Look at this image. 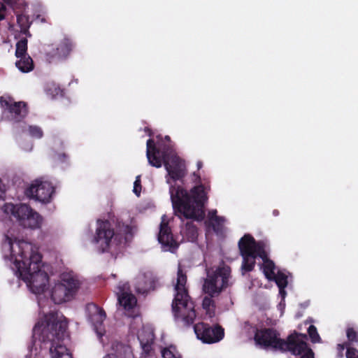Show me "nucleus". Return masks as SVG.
<instances>
[{"mask_svg":"<svg viewBox=\"0 0 358 358\" xmlns=\"http://www.w3.org/2000/svg\"><path fill=\"white\" fill-rule=\"evenodd\" d=\"M345 356L346 358H358V350L355 348H348Z\"/></svg>","mask_w":358,"mask_h":358,"instance_id":"obj_34","label":"nucleus"},{"mask_svg":"<svg viewBox=\"0 0 358 358\" xmlns=\"http://www.w3.org/2000/svg\"><path fill=\"white\" fill-rule=\"evenodd\" d=\"M6 196L5 186L2 183V180L0 179V200L4 201Z\"/></svg>","mask_w":358,"mask_h":358,"instance_id":"obj_36","label":"nucleus"},{"mask_svg":"<svg viewBox=\"0 0 358 358\" xmlns=\"http://www.w3.org/2000/svg\"><path fill=\"white\" fill-rule=\"evenodd\" d=\"M196 165H197L198 169H200L202 167V166H203V163L199 161V162H197Z\"/></svg>","mask_w":358,"mask_h":358,"instance_id":"obj_43","label":"nucleus"},{"mask_svg":"<svg viewBox=\"0 0 358 358\" xmlns=\"http://www.w3.org/2000/svg\"><path fill=\"white\" fill-rule=\"evenodd\" d=\"M158 241L162 245L169 247L170 248H177L179 245L177 241L173 238L168 222L164 220L160 224Z\"/></svg>","mask_w":358,"mask_h":358,"instance_id":"obj_16","label":"nucleus"},{"mask_svg":"<svg viewBox=\"0 0 358 358\" xmlns=\"http://www.w3.org/2000/svg\"><path fill=\"white\" fill-rule=\"evenodd\" d=\"M194 177V182H200L201 181V177L198 173H196L195 172L193 173Z\"/></svg>","mask_w":358,"mask_h":358,"instance_id":"obj_41","label":"nucleus"},{"mask_svg":"<svg viewBox=\"0 0 358 358\" xmlns=\"http://www.w3.org/2000/svg\"><path fill=\"white\" fill-rule=\"evenodd\" d=\"M162 356L163 358H182L176 348L173 345L164 348L162 350Z\"/></svg>","mask_w":358,"mask_h":358,"instance_id":"obj_26","label":"nucleus"},{"mask_svg":"<svg viewBox=\"0 0 358 358\" xmlns=\"http://www.w3.org/2000/svg\"><path fill=\"white\" fill-rule=\"evenodd\" d=\"M308 334L312 343H316L321 342V338L315 326L313 324L310 325L308 328Z\"/></svg>","mask_w":358,"mask_h":358,"instance_id":"obj_28","label":"nucleus"},{"mask_svg":"<svg viewBox=\"0 0 358 358\" xmlns=\"http://www.w3.org/2000/svg\"><path fill=\"white\" fill-rule=\"evenodd\" d=\"M171 199L175 213L180 218L201 220L204 217V204L208 196L203 185H199L191 189V195L181 186L171 185L169 188Z\"/></svg>","mask_w":358,"mask_h":358,"instance_id":"obj_4","label":"nucleus"},{"mask_svg":"<svg viewBox=\"0 0 358 358\" xmlns=\"http://www.w3.org/2000/svg\"><path fill=\"white\" fill-rule=\"evenodd\" d=\"M224 222V217H216L215 219L213 220V221H206L205 224L207 227L212 228L215 234H222L223 231Z\"/></svg>","mask_w":358,"mask_h":358,"instance_id":"obj_22","label":"nucleus"},{"mask_svg":"<svg viewBox=\"0 0 358 358\" xmlns=\"http://www.w3.org/2000/svg\"><path fill=\"white\" fill-rule=\"evenodd\" d=\"M240 255L242 257L241 270L243 273L254 270L256 259L260 257L263 264L261 265L265 277L272 280L275 275V265L268 258L267 244L264 241H256L250 234H245L238 243Z\"/></svg>","mask_w":358,"mask_h":358,"instance_id":"obj_5","label":"nucleus"},{"mask_svg":"<svg viewBox=\"0 0 358 358\" xmlns=\"http://www.w3.org/2000/svg\"><path fill=\"white\" fill-rule=\"evenodd\" d=\"M207 276L203 284V291L210 296L219 295L228 286L231 274V268L224 264L220 265L215 269H206Z\"/></svg>","mask_w":358,"mask_h":358,"instance_id":"obj_9","label":"nucleus"},{"mask_svg":"<svg viewBox=\"0 0 358 358\" xmlns=\"http://www.w3.org/2000/svg\"><path fill=\"white\" fill-rule=\"evenodd\" d=\"M280 294L282 297H284V296H285V295L286 294V292H285V289H283V291H282V292H280Z\"/></svg>","mask_w":358,"mask_h":358,"instance_id":"obj_45","label":"nucleus"},{"mask_svg":"<svg viewBox=\"0 0 358 358\" xmlns=\"http://www.w3.org/2000/svg\"><path fill=\"white\" fill-rule=\"evenodd\" d=\"M120 349V352L122 358H132V353L129 346L120 344L117 346Z\"/></svg>","mask_w":358,"mask_h":358,"instance_id":"obj_32","label":"nucleus"},{"mask_svg":"<svg viewBox=\"0 0 358 358\" xmlns=\"http://www.w3.org/2000/svg\"><path fill=\"white\" fill-rule=\"evenodd\" d=\"M194 333L198 339L206 344L220 342L224 337V329L218 324L210 325L205 322H199L194 326Z\"/></svg>","mask_w":358,"mask_h":358,"instance_id":"obj_12","label":"nucleus"},{"mask_svg":"<svg viewBox=\"0 0 358 358\" xmlns=\"http://www.w3.org/2000/svg\"><path fill=\"white\" fill-rule=\"evenodd\" d=\"M60 279V282L55 284L51 290V299L57 304L71 300L80 285L77 278L70 273H62Z\"/></svg>","mask_w":358,"mask_h":358,"instance_id":"obj_11","label":"nucleus"},{"mask_svg":"<svg viewBox=\"0 0 358 358\" xmlns=\"http://www.w3.org/2000/svg\"><path fill=\"white\" fill-rule=\"evenodd\" d=\"M213 296H205L203 299L202 306L203 308L206 310V315L209 316V317H213L215 315V301L212 299Z\"/></svg>","mask_w":358,"mask_h":358,"instance_id":"obj_23","label":"nucleus"},{"mask_svg":"<svg viewBox=\"0 0 358 358\" xmlns=\"http://www.w3.org/2000/svg\"><path fill=\"white\" fill-rule=\"evenodd\" d=\"M164 140L168 143L167 145H162L159 144V151H160V156H162V152L164 151H167L169 149V146H171V150L169 149V150L167 152V155H171L173 154V145L171 143V138L169 136H166L164 137Z\"/></svg>","mask_w":358,"mask_h":358,"instance_id":"obj_30","label":"nucleus"},{"mask_svg":"<svg viewBox=\"0 0 358 358\" xmlns=\"http://www.w3.org/2000/svg\"><path fill=\"white\" fill-rule=\"evenodd\" d=\"M272 280H274L279 288V292H282L288 284L287 277L282 272H278L272 277Z\"/></svg>","mask_w":358,"mask_h":358,"instance_id":"obj_25","label":"nucleus"},{"mask_svg":"<svg viewBox=\"0 0 358 358\" xmlns=\"http://www.w3.org/2000/svg\"><path fill=\"white\" fill-rule=\"evenodd\" d=\"M6 6L3 4L0 6V20H3L5 18Z\"/></svg>","mask_w":358,"mask_h":358,"instance_id":"obj_39","label":"nucleus"},{"mask_svg":"<svg viewBox=\"0 0 358 358\" xmlns=\"http://www.w3.org/2000/svg\"><path fill=\"white\" fill-rule=\"evenodd\" d=\"M2 209L5 213L13 215L24 228L36 229L41 227L43 217L27 204L7 203L3 204Z\"/></svg>","mask_w":358,"mask_h":358,"instance_id":"obj_10","label":"nucleus"},{"mask_svg":"<svg viewBox=\"0 0 358 358\" xmlns=\"http://www.w3.org/2000/svg\"><path fill=\"white\" fill-rule=\"evenodd\" d=\"M17 58L19 59L16 61L15 66L21 72L29 73L34 70V61L29 55Z\"/></svg>","mask_w":358,"mask_h":358,"instance_id":"obj_19","label":"nucleus"},{"mask_svg":"<svg viewBox=\"0 0 358 358\" xmlns=\"http://www.w3.org/2000/svg\"><path fill=\"white\" fill-rule=\"evenodd\" d=\"M300 358H315V354L313 350H310L306 355Z\"/></svg>","mask_w":358,"mask_h":358,"instance_id":"obj_40","label":"nucleus"},{"mask_svg":"<svg viewBox=\"0 0 358 358\" xmlns=\"http://www.w3.org/2000/svg\"><path fill=\"white\" fill-rule=\"evenodd\" d=\"M116 230L108 220L97 221L94 243L101 252L117 253L132 236V229L128 224L117 222Z\"/></svg>","mask_w":358,"mask_h":358,"instance_id":"obj_6","label":"nucleus"},{"mask_svg":"<svg viewBox=\"0 0 358 358\" xmlns=\"http://www.w3.org/2000/svg\"><path fill=\"white\" fill-rule=\"evenodd\" d=\"M273 214L275 216L278 215H279V211L278 210H274L273 211Z\"/></svg>","mask_w":358,"mask_h":358,"instance_id":"obj_44","label":"nucleus"},{"mask_svg":"<svg viewBox=\"0 0 358 358\" xmlns=\"http://www.w3.org/2000/svg\"><path fill=\"white\" fill-rule=\"evenodd\" d=\"M75 47L74 43L69 38H64L58 46L47 54L50 62L55 59H64L70 55Z\"/></svg>","mask_w":358,"mask_h":358,"instance_id":"obj_15","label":"nucleus"},{"mask_svg":"<svg viewBox=\"0 0 358 358\" xmlns=\"http://www.w3.org/2000/svg\"><path fill=\"white\" fill-rule=\"evenodd\" d=\"M216 217H219L218 215H217V210H211L208 213V220L207 221H213V220L215 219Z\"/></svg>","mask_w":358,"mask_h":358,"instance_id":"obj_37","label":"nucleus"},{"mask_svg":"<svg viewBox=\"0 0 358 358\" xmlns=\"http://www.w3.org/2000/svg\"><path fill=\"white\" fill-rule=\"evenodd\" d=\"M146 155L149 164L156 168H160L164 164L166 171V182L170 184V180L173 181L182 180L187 174V170L184 161L177 155H167V152L171 150V146H169L167 151L162 152L159 148H157L153 139L150 138L147 141Z\"/></svg>","mask_w":358,"mask_h":358,"instance_id":"obj_7","label":"nucleus"},{"mask_svg":"<svg viewBox=\"0 0 358 358\" xmlns=\"http://www.w3.org/2000/svg\"><path fill=\"white\" fill-rule=\"evenodd\" d=\"M350 348L349 347V343L345 342V343H341V344H338L337 345V349H338V357H343V350H345V348Z\"/></svg>","mask_w":358,"mask_h":358,"instance_id":"obj_35","label":"nucleus"},{"mask_svg":"<svg viewBox=\"0 0 358 358\" xmlns=\"http://www.w3.org/2000/svg\"><path fill=\"white\" fill-rule=\"evenodd\" d=\"M346 336L348 338V343L349 345L358 343V331L353 327H348L346 329Z\"/></svg>","mask_w":358,"mask_h":358,"instance_id":"obj_29","label":"nucleus"},{"mask_svg":"<svg viewBox=\"0 0 358 358\" xmlns=\"http://www.w3.org/2000/svg\"><path fill=\"white\" fill-rule=\"evenodd\" d=\"M187 275L180 266L177 273V283L175 286L176 294L172 302V311L177 321H180L184 326L189 327L194 324L196 317L194 301L188 294L185 287Z\"/></svg>","mask_w":358,"mask_h":358,"instance_id":"obj_8","label":"nucleus"},{"mask_svg":"<svg viewBox=\"0 0 358 358\" xmlns=\"http://www.w3.org/2000/svg\"><path fill=\"white\" fill-rule=\"evenodd\" d=\"M55 193V187L48 181L36 180L25 191V195L34 199L41 203L50 202L52 194Z\"/></svg>","mask_w":358,"mask_h":358,"instance_id":"obj_14","label":"nucleus"},{"mask_svg":"<svg viewBox=\"0 0 358 358\" xmlns=\"http://www.w3.org/2000/svg\"><path fill=\"white\" fill-rule=\"evenodd\" d=\"M0 103L7 118L15 122H21L28 113V108L25 102L15 101L10 96L0 97Z\"/></svg>","mask_w":358,"mask_h":358,"instance_id":"obj_13","label":"nucleus"},{"mask_svg":"<svg viewBox=\"0 0 358 358\" xmlns=\"http://www.w3.org/2000/svg\"><path fill=\"white\" fill-rule=\"evenodd\" d=\"M180 242L195 243L198 238V228L192 222H187L180 229Z\"/></svg>","mask_w":358,"mask_h":358,"instance_id":"obj_18","label":"nucleus"},{"mask_svg":"<svg viewBox=\"0 0 358 358\" xmlns=\"http://www.w3.org/2000/svg\"><path fill=\"white\" fill-rule=\"evenodd\" d=\"M10 255L19 277L26 283L43 290L48 282V274L41 269V255L34 250L32 245L19 241L15 247L10 245Z\"/></svg>","mask_w":358,"mask_h":358,"instance_id":"obj_2","label":"nucleus"},{"mask_svg":"<svg viewBox=\"0 0 358 358\" xmlns=\"http://www.w3.org/2000/svg\"><path fill=\"white\" fill-rule=\"evenodd\" d=\"M151 287H152L151 285L149 287L145 286V287H143V292L147 291V289H150Z\"/></svg>","mask_w":358,"mask_h":358,"instance_id":"obj_46","label":"nucleus"},{"mask_svg":"<svg viewBox=\"0 0 358 358\" xmlns=\"http://www.w3.org/2000/svg\"><path fill=\"white\" fill-rule=\"evenodd\" d=\"M254 339L257 345L264 349L281 352H289L292 355L301 357L313 350L307 343V335L296 331L291 333L286 339H282L280 332L273 327L257 329Z\"/></svg>","mask_w":358,"mask_h":358,"instance_id":"obj_3","label":"nucleus"},{"mask_svg":"<svg viewBox=\"0 0 358 358\" xmlns=\"http://www.w3.org/2000/svg\"><path fill=\"white\" fill-rule=\"evenodd\" d=\"M17 22L20 27L22 31L26 33L30 27L29 17L26 15H18L17 16Z\"/></svg>","mask_w":358,"mask_h":358,"instance_id":"obj_27","label":"nucleus"},{"mask_svg":"<svg viewBox=\"0 0 358 358\" xmlns=\"http://www.w3.org/2000/svg\"><path fill=\"white\" fill-rule=\"evenodd\" d=\"M134 192L138 196H140L141 192V183L140 176H137L136 180L134 182Z\"/></svg>","mask_w":358,"mask_h":358,"instance_id":"obj_33","label":"nucleus"},{"mask_svg":"<svg viewBox=\"0 0 358 358\" xmlns=\"http://www.w3.org/2000/svg\"><path fill=\"white\" fill-rule=\"evenodd\" d=\"M138 338L144 354L146 356L150 355L152 350V345L153 344L154 335L150 333L148 334V337L145 338L142 334H141Z\"/></svg>","mask_w":358,"mask_h":358,"instance_id":"obj_21","label":"nucleus"},{"mask_svg":"<svg viewBox=\"0 0 358 358\" xmlns=\"http://www.w3.org/2000/svg\"><path fill=\"white\" fill-rule=\"evenodd\" d=\"M118 303L123 306L125 310L132 309L136 304V299L132 294L122 292L118 295Z\"/></svg>","mask_w":358,"mask_h":358,"instance_id":"obj_20","label":"nucleus"},{"mask_svg":"<svg viewBox=\"0 0 358 358\" xmlns=\"http://www.w3.org/2000/svg\"><path fill=\"white\" fill-rule=\"evenodd\" d=\"M6 3H12V1L11 0H4Z\"/></svg>","mask_w":358,"mask_h":358,"instance_id":"obj_47","label":"nucleus"},{"mask_svg":"<svg viewBox=\"0 0 358 358\" xmlns=\"http://www.w3.org/2000/svg\"><path fill=\"white\" fill-rule=\"evenodd\" d=\"M27 43L28 41L26 38H23L17 42L15 53L16 57H22V56L28 55Z\"/></svg>","mask_w":358,"mask_h":358,"instance_id":"obj_24","label":"nucleus"},{"mask_svg":"<svg viewBox=\"0 0 358 358\" xmlns=\"http://www.w3.org/2000/svg\"><path fill=\"white\" fill-rule=\"evenodd\" d=\"M103 358H122V355L120 352H117V354H107L105 355Z\"/></svg>","mask_w":358,"mask_h":358,"instance_id":"obj_38","label":"nucleus"},{"mask_svg":"<svg viewBox=\"0 0 358 358\" xmlns=\"http://www.w3.org/2000/svg\"><path fill=\"white\" fill-rule=\"evenodd\" d=\"M86 309L88 312L90 320L93 323L95 329L98 331V329L103 324L106 317V312L103 308L93 303H88Z\"/></svg>","mask_w":358,"mask_h":358,"instance_id":"obj_17","label":"nucleus"},{"mask_svg":"<svg viewBox=\"0 0 358 358\" xmlns=\"http://www.w3.org/2000/svg\"><path fill=\"white\" fill-rule=\"evenodd\" d=\"M68 321L63 315L51 311L45 314L33 328V337L43 343H50L52 358H73L63 343L69 337Z\"/></svg>","mask_w":358,"mask_h":358,"instance_id":"obj_1","label":"nucleus"},{"mask_svg":"<svg viewBox=\"0 0 358 358\" xmlns=\"http://www.w3.org/2000/svg\"><path fill=\"white\" fill-rule=\"evenodd\" d=\"M145 131L148 132V135L151 136L152 135V130L148 127L145 129Z\"/></svg>","mask_w":358,"mask_h":358,"instance_id":"obj_42","label":"nucleus"},{"mask_svg":"<svg viewBox=\"0 0 358 358\" xmlns=\"http://www.w3.org/2000/svg\"><path fill=\"white\" fill-rule=\"evenodd\" d=\"M29 132L31 136L36 138H41L43 135L41 128L38 126H30Z\"/></svg>","mask_w":358,"mask_h":358,"instance_id":"obj_31","label":"nucleus"}]
</instances>
